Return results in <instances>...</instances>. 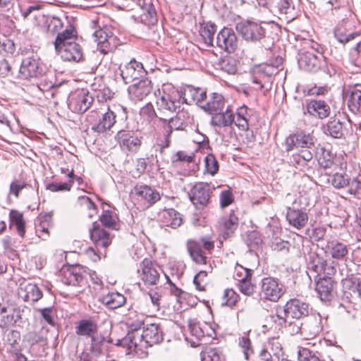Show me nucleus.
I'll use <instances>...</instances> for the list:
<instances>
[{
    "mask_svg": "<svg viewBox=\"0 0 361 361\" xmlns=\"http://www.w3.org/2000/svg\"><path fill=\"white\" fill-rule=\"evenodd\" d=\"M238 226V218L233 214L231 213L221 217L218 221V229L224 238L231 236Z\"/></svg>",
    "mask_w": 361,
    "mask_h": 361,
    "instance_id": "28",
    "label": "nucleus"
},
{
    "mask_svg": "<svg viewBox=\"0 0 361 361\" xmlns=\"http://www.w3.org/2000/svg\"><path fill=\"white\" fill-rule=\"evenodd\" d=\"M157 100L158 110L163 113H174L180 109L183 101L182 91H179L171 85H165L162 92Z\"/></svg>",
    "mask_w": 361,
    "mask_h": 361,
    "instance_id": "2",
    "label": "nucleus"
},
{
    "mask_svg": "<svg viewBox=\"0 0 361 361\" xmlns=\"http://www.w3.org/2000/svg\"><path fill=\"white\" fill-rule=\"evenodd\" d=\"M204 249L210 251L214 249V241L209 238H202L200 241L188 240L187 243L188 251L192 259L198 264H206L207 257L205 252L202 250V246Z\"/></svg>",
    "mask_w": 361,
    "mask_h": 361,
    "instance_id": "10",
    "label": "nucleus"
},
{
    "mask_svg": "<svg viewBox=\"0 0 361 361\" xmlns=\"http://www.w3.org/2000/svg\"><path fill=\"white\" fill-rule=\"evenodd\" d=\"M326 252L336 260L346 261L349 254V246L338 240H331L327 242Z\"/></svg>",
    "mask_w": 361,
    "mask_h": 361,
    "instance_id": "30",
    "label": "nucleus"
},
{
    "mask_svg": "<svg viewBox=\"0 0 361 361\" xmlns=\"http://www.w3.org/2000/svg\"><path fill=\"white\" fill-rule=\"evenodd\" d=\"M206 171L214 176L219 171V163L212 154H209L204 158Z\"/></svg>",
    "mask_w": 361,
    "mask_h": 361,
    "instance_id": "64",
    "label": "nucleus"
},
{
    "mask_svg": "<svg viewBox=\"0 0 361 361\" xmlns=\"http://www.w3.org/2000/svg\"><path fill=\"white\" fill-rule=\"evenodd\" d=\"M52 214L51 213L41 214L37 218L35 233L42 240H46L49 236V228L51 226Z\"/></svg>",
    "mask_w": 361,
    "mask_h": 361,
    "instance_id": "33",
    "label": "nucleus"
},
{
    "mask_svg": "<svg viewBox=\"0 0 361 361\" xmlns=\"http://www.w3.org/2000/svg\"><path fill=\"white\" fill-rule=\"evenodd\" d=\"M134 193L143 209L152 207L161 199L159 192L147 185H136L134 188Z\"/></svg>",
    "mask_w": 361,
    "mask_h": 361,
    "instance_id": "17",
    "label": "nucleus"
},
{
    "mask_svg": "<svg viewBox=\"0 0 361 361\" xmlns=\"http://www.w3.org/2000/svg\"><path fill=\"white\" fill-rule=\"evenodd\" d=\"M87 280V272L80 266L72 267L64 271L61 281L66 285L84 286Z\"/></svg>",
    "mask_w": 361,
    "mask_h": 361,
    "instance_id": "19",
    "label": "nucleus"
},
{
    "mask_svg": "<svg viewBox=\"0 0 361 361\" xmlns=\"http://www.w3.org/2000/svg\"><path fill=\"white\" fill-rule=\"evenodd\" d=\"M216 43L221 49L233 53L238 47V40L232 29L224 27L218 33Z\"/></svg>",
    "mask_w": 361,
    "mask_h": 361,
    "instance_id": "21",
    "label": "nucleus"
},
{
    "mask_svg": "<svg viewBox=\"0 0 361 361\" xmlns=\"http://www.w3.org/2000/svg\"><path fill=\"white\" fill-rule=\"evenodd\" d=\"M236 30L246 41L258 42L266 35V29L262 25L253 21L240 22L236 24Z\"/></svg>",
    "mask_w": 361,
    "mask_h": 361,
    "instance_id": "11",
    "label": "nucleus"
},
{
    "mask_svg": "<svg viewBox=\"0 0 361 361\" xmlns=\"http://www.w3.org/2000/svg\"><path fill=\"white\" fill-rule=\"evenodd\" d=\"M348 106L354 114L361 111V90L354 89L350 91Z\"/></svg>",
    "mask_w": 361,
    "mask_h": 361,
    "instance_id": "52",
    "label": "nucleus"
},
{
    "mask_svg": "<svg viewBox=\"0 0 361 361\" xmlns=\"http://www.w3.org/2000/svg\"><path fill=\"white\" fill-rule=\"evenodd\" d=\"M147 317L137 311L131 310L126 316L125 323L128 328V334H139L142 327H144L145 324V319Z\"/></svg>",
    "mask_w": 361,
    "mask_h": 361,
    "instance_id": "24",
    "label": "nucleus"
},
{
    "mask_svg": "<svg viewBox=\"0 0 361 361\" xmlns=\"http://www.w3.org/2000/svg\"><path fill=\"white\" fill-rule=\"evenodd\" d=\"M115 138L121 149L130 153L137 152L142 144L140 137L130 130H119Z\"/></svg>",
    "mask_w": 361,
    "mask_h": 361,
    "instance_id": "15",
    "label": "nucleus"
},
{
    "mask_svg": "<svg viewBox=\"0 0 361 361\" xmlns=\"http://www.w3.org/2000/svg\"><path fill=\"white\" fill-rule=\"evenodd\" d=\"M303 335L309 337H314L319 334L322 330L321 319L317 317L309 318L303 324Z\"/></svg>",
    "mask_w": 361,
    "mask_h": 361,
    "instance_id": "43",
    "label": "nucleus"
},
{
    "mask_svg": "<svg viewBox=\"0 0 361 361\" xmlns=\"http://www.w3.org/2000/svg\"><path fill=\"white\" fill-rule=\"evenodd\" d=\"M233 122L234 114L229 107L224 112L215 113L211 119V124L219 128L231 126Z\"/></svg>",
    "mask_w": 361,
    "mask_h": 361,
    "instance_id": "39",
    "label": "nucleus"
},
{
    "mask_svg": "<svg viewBox=\"0 0 361 361\" xmlns=\"http://www.w3.org/2000/svg\"><path fill=\"white\" fill-rule=\"evenodd\" d=\"M99 300L109 309H116L126 303V298L118 292L109 293L102 295Z\"/></svg>",
    "mask_w": 361,
    "mask_h": 361,
    "instance_id": "40",
    "label": "nucleus"
},
{
    "mask_svg": "<svg viewBox=\"0 0 361 361\" xmlns=\"http://www.w3.org/2000/svg\"><path fill=\"white\" fill-rule=\"evenodd\" d=\"M63 27V23L58 17H51L47 20V32L52 35L56 34L59 35V33H61L63 31L62 29Z\"/></svg>",
    "mask_w": 361,
    "mask_h": 361,
    "instance_id": "60",
    "label": "nucleus"
},
{
    "mask_svg": "<svg viewBox=\"0 0 361 361\" xmlns=\"http://www.w3.org/2000/svg\"><path fill=\"white\" fill-rule=\"evenodd\" d=\"M94 99L89 92L80 90L71 92L68 99V106L74 113L83 114L93 104Z\"/></svg>",
    "mask_w": 361,
    "mask_h": 361,
    "instance_id": "13",
    "label": "nucleus"
},
{
    "mask_svg": "<svg viewBox=\"0 0 361 361\" xmlns=\"http://www.w3.org/2000/svg\"><path fill=\"white\" fill-rule=\"evenodd\" d=\"M238 298L239 295L234 290L227 288L225 290L224 293L222 305L228 306L232 308L235 305Z\"/></svg>",
    "mask_w": 361,
    "mask_h": 361,
    "instance_id": "62",
    "label": "nucleus"
},
{
    "mask_svg": "<svg viewBox=\"0 0 361 361\" xmlns=\"http://www.w3.org/2000/svg\"><path fill=\"white\" fill-rule=\"evenodd\" d=\"M298 361H323L318 352L312 351L306 348H300L298 351Z\"/></svg>",
    "mask_w": 361,
    "mask_h": 361,
    "instance_id": "56",
    "label": "nucleus"
},
{
    "mask_svg": "<svg viewBox=\"0 0 361 361\" xmlns=\"http://www.w3.org/2000/svg\"><path fill=\"white\" fill-rule=\"evenodd\" d=\"M182 94L184 103L187 104H195L202 109L207 99V93L204 90L192 86H188L182 92Z\"/></svg>",
    "mask_w": 361,
    "mask_h": 361,
    "instance_id": "26",
    "label": "nucleus"
},
{
    "mask_svg": "<svg viewBox=\"0 0 361 361\" xmlns=\"http://www.w3.org/2000/svg\"><path fill=\"white\" fill-rule=\"evenodd\" d=\"M331 276L316 279L315 290L322 301L329 302L334 295V281Z\"/></svg>",
    "mask_w": 361,
    "mask_h": 361,
    "instance_id": "23",
    "label": "nucleus"
},
{
    "mask_svg": "<svg viewBox=\"0 0 361 361\" xmlns=\"http://www.w3.org/2000/svg\"><path fill=\"white\" fill-rule=\"evenodd\" d=\"M93 37L98 49L103 54L114 51L121 44L120 39L106 26L94 31Z\"/></svg>",
    "mask_w": 361,
    "mask_h": 361,
    "instance_id": "5",
    "label": "nucleus"
},
{
    "mask_svg": "<svg viewBox=\"0 0 361 361\" xmlns=\"http://www.w3.org/2000/svg\"><path fill=\"white\" fill-rule=\"evenodd\" d=\"M218 66L219 69L230 75L235 74L237 71L235 61L230 57L221 59Z\"/></svg>",
    "mask_w": 361,
    "mask_h": 361,
    "instance_id": "59",
    "label": "nucleus"
},
{
    "mask_svg": "<svg viewBox=\"0 0 361 361\" xmlns=\"http://www.w3.org/2000/svg\"><path fill=\"white\" fill-rule=\"evenodd\" d=\"M61 38H59L56 43V53L63 61H76L82 60L83 54L80 45L78 43L61 45Z\"/></svg>",
    "mask_w": 361,
    "mask_h": 361,
    "instance_id": "20",
    "label": "nucleus"
},
{
    "mask_svg": "<svg viewBox=\"0 0 361 361\" xmlns=\"http://www.w3.org/2000/svg\"><path fill=\"white\" fill-rule=\"evenodd\" d=\"M309 310L310 306L307 303L293 298L287 301L283 308L277 312V317L283 322H288L290 319L300 320L308 315Z\"/></svg>",
    "mask_w": 361,
    "mask_h": 361,
    "instance_id": "4",
    "label": "nucleus"
},
{
    "mask_svg": "<svg viewBox=\"0 0 361 361\" xmlns=\"http://www.w3.org/2000/svg\"><path fill=\"white\" fill-rule=\"evenodd\" d=\"M202 361H224V357L221 352L214 348H207L201 353Z\"/></svg>",
    "mask_w": 361,
    "mask_h": 361,
    "instance_id": "57",
    "label": "nucleus"
},
{
    "mask_svg": "<svg viewBox=\"0 0 361 361\" xmlns=\"http://www.w3.org/2000/svg\"><path fill=\"white\" fill-rule=\"evenodd\" d=\"M252 109H250L247 106L243 105L239 107L236 111V118H234L235 125L242 131H247L249 130L250 121L252 116Z\"/></svg>",
    "mask_w": 361,
    "mask_h": 361,
    "instance_id": "37",
    "label": "nucleus"
},
{
    "mask_svg": "<svg viewBox=\"0 0 361 361\" xmlns=\"http://www.w3.org/2000/svg\"><path fill=\"white\" fill-rule=\"evenodd\" d=\"M7 313V308L2 307L0 312V327H7L15 324L17 319L20 318L18 313L15 316L14 313Z\"/></svg>",
    "mask_w": 361,
    "mask_h": 361,
    "instance_id": "58",
    "label": "nucleus"
},
{
    "mask_svg": "<svg viewBox=\"0 0 361 361\" xmlns=\"http://www.w3.org/2000/svg\"><path fill=\"white\" fill-rule=\"evenodd\" d=\"M324 132L334 138H342L344 136L343 124L339 118H331L324 127Z\"/></svg>",
    "mask_w": 361,
    "mask_h": 361,
    "instance_id": "41",
    "label": "nucleus"
},
{
    "mask_svg": "<svg viewBox=\"0 0 361 361\" xmlns=\"http://www.w3.org/2000/svg\"><path fill=\"white\" fill-rule=\"evenodd\" d=\"M214 186L205 182H197L190 189L189 198L197 209L208 206Z\"/></svg>",
    "mask_w": 361,
    "mask_h": 361,
    "instance_id": "6",
    "label": "nucleus"
},
{
    "mask_svg": "<svg viewBox=\"0 0 361 361\" xmlns=\"http://www.w3.org/2000/svg\"><path fill=\"white\" fill-rule=\"evenodd\" d=\"M137 272L145 285L154 286L158 283L163 271L156 262L145 258L140 264Z\"/></svg>",
    "mask_w": 361,
    "mask_h": 361,
    "instance_id": "7",
    "label": "nucleus"
},
{
    "mask_svg": "<svg viewBox=\"0 0 361 361\" xmlns=\"http://www.w3.org/2000/svg\"><path fill=\"white\" fill-rule=\"evenodd\" d=\"M308 214L305 209L287 207L286 219L288 224L297 229L304 228L308 221Z\"/></svg>",
    "mask_w": 361,
    "mask_h": 361,
    "instance_id": "25",
    "label": "nucleus"
},
{
    "mask_svg": "<svg viewBox=\"0 0 361 361\" xmlns=\"http://www.w3.org/2000/svg\"><path fill=\"white\" fill-rule=\"evenodd\" d=\"M342 286L347 298H357L361 295V283L356 278H346L342 280Z\"/></svg>",
    "mask_w": 361,
    "mask_h": 361,
    "instance_id": "36",
    "label": "nucleus"
},
{
    "mask_svg": "<svg viewBox=\"0 0 361 361\" xmlns=\"http://www.w3.org/2000/svg\"><path fill=\"white\" fill-rule=\"evenodd\" d=\"M148 295L150 298L153 310L156 312L159 311L164 303V295L163 290L158 288L151 289L148 292Z\"/></svg>",
    "mask_w": 361,
    "mask_h": 361,
    "instance_id": "54",
    "label": "nucleus"
},
{
    "mask_svg": "<svg viewBox=\"0 0 361 361\" xmlns=\"http://www.w3.org/2000/svg\"><path fill=\"white\" fill-rule=\"evenodd\" d=\"M11 224L16 227V230L21 237H23L25 233V221L23 214L17 210H11L9 214Z\"/></svg>",
    "mask_w": 361,
    "mask_h": 361,
    "instance_id": "50",
    "label": "nucleus"
},
{
    "mask_svg": "<svg viewBox=\"0 0 361 361\" xmlns=\"http://www.w3.org/2000/svg\"><path fill=\"white\" fill-rule=\"evenodd\" d=\"M238 345L242 348L245 359L249 360L250 356L253 354L254 351L250 339L247 334H244L239 338Z\"/></svg>",
    "mask_w": 361,
    "mask_h": 361,
    "instance_id": "63",
    "label": "nucleus"
},
{
    "mask_svg": "<svg viewBox=\"0 0 361 361\" xmlns=\"http://www.w3.org/2000/svg\"><path fill=\"white\" fill-rule=\"evenodd\" d=\"M307 112L319 118H327L331 113L329 104L323 100H312L307 104Z\"/></svg>",
    "mask_w": 361,
    "mask_h": 361,
    "instance_id": "35",
    "label": "nucleus"
},
{
    "mask_svg": "<svg viewBox=\"0 0 361 361\" xmlns=\"http://www.w3.org/2000/svg\"><path fill=\"white\" fill-rule=\"evenodd\" d=\"M133 4H137L142 10V16L149 24L157 22V13L154 8L152 0H121V8L123 9L132 8Z\"/></svg>",
    "mask_w": 361,
    "mask_h": 361,
    "instance_id": "18",
    "label": "nucleus"
},
{
    "mask_svg": "<svg viewBox=\"0 0 361 361\" xmlns=\"http://www.w3.org/2000/svg\"><path fill=\"white\" fill-rule=\"evenodd\" d=\"M334 35L339 43L344 45L353 40L356 37H358L360 35V32H355L347 33L345 29L336 27L334 30Z\"/></svg>",
    "mask_w": 361,
    "mask_h": 361,
    "instance_id": "51",
    "label": "nucleus"
},
{
    "mask_svg": "<svg viewBox=\"0 0 361 361\" xmlns=\"http://www.w3.org/2000/svg\"><path fill=\"white\" fill-rule=\"evenodd\" d=\"M216 32V27L211 23H207L200 30L201 37L208 47L214 46V36Z\"/></svg>",
    "mask_w": 361,
    "mask_h": 361,
    "instance_id": "55",
    "label": "nucleus"
},
{
    "mask_svg": "<svg viewBox=\"0 0 361 361\" xmlns=\"http://www.w3.org/2000/svg\"><path fill=\"white\" fill-rule=\"evenodd\" d=\"M225 104L224 97L218 93H213L208 102L205 101L202 109L212 114L218 111H221Z\"/></svg>",
    "mask_w": 361,
    "mask_h": 361,
    "instance_id": "42",
    "label": "nucleus"
},
{
    "mask_svg": "<svg viewBox=\"0 0 361 361\" xmlns=\"http://www.w3.org/2000/svg\"><path fill=\"white\" fill-rule=\"evenodd\" d=\"M89 116L92 123V130L99 133L111 130L116 123V114L105 104L102 105L99 111H92Z\"/></svg>",
    "mask_w": 361,
    "mask_h": 361,
    "instance_id": "3",
    "label": "nucleus"
},
{
    "mask_svg": "<svg viewBox=\"0 0 361 361\" xmlns=\"http://www.w3.org/2000/svg\"><path fill=\"white\" fill-rule=\"evenodd\" d=\"M18 296L25 302L34 303L42 298V292L39 287L32 283H21L18 290Z\"/></svg>",
    "mask_w": 361,
    "mask_h": 361,
    "instance_id": "27",
    "label": "nucleus"
},
{
    "mask_svg": "<svg viewBox=\"0 0 361 361\" xmlns=\"http://www.w3.org/2000/svg\"><path fill=\"white\" fill-rule=\"evenodd\" d=\"M278 8L280 14L285 15V18L288 21L293 20L297 15V10L293 0H279Z\"/></svg>",
    "mask_w": 361,
    "mask_h": 361,
    "instance_id": "45",
    "label": "nucleus"
},
{
    "mask_svg": "<svg viewBox=\"0 0 361 361\" xmlns=\"http://www.w3.org/2000/svg\"><path fill=\"white\" fill-rule=\"evenodd\" d=\"M46 341L47 332L43 329L29 331L23 336V343L30 346L46 342Z\"/></svg>",
    "mask_w": 361,
    "mask_h": 361,
    "instance_id": "46",
    "label": "nucleus"
},
{
    "mask_svg": "<svg viewBox=\"0 0 361 361\" xmlns=\"http://www.w3.org/2000/svg\"><path fill=\"white\" fill-rule=\"evenodd\" d=\"M121 75L125 83H130L147 75L143 65L135 59H132L125 65L120 66Z\"/></svg>",
    "mask_w": 361,
    "mask_h": 361,
    "instance_id": "16",
    "label": "nucleus"
},
{
    "mask_svg": "<svg viewBox=\"0 0 361 361\" xmlns=\"http://www.w3.org/2000/svg\"><path fill=\"white\" fill-rule=\"evenodd\" d=\"M77 37V31L75 28L71 25L68 24L64 30L61 33H59V35H56L55 42H54V48L56 51V43L59 38H61V45L64 44H71L75 42V39Z\"/></svg>",
    "mask_w": 361,
    "mask_h": 361,
    "instance_id": "44",
    "label": "nucleus"
},
{
    "mask_svg": "<svg viewBox=\"0 0 361 361\" xmlns=\"http://www.w3.org/2000/svg\"><path fill=\"white\" fill-rule=\"evenodd\" d=\"M111 343L110 338H108L103 334H97L91 339L90 353L92 356L98 357L104 355L107 351L108 345Z\"/></svg>",
    "mask_w": 361,
    "mask_h": 361,
    "instance_id": "34",
    "label": "nucleus"
},
{
    "mask_svg": "<svg viewBox=\"0 0 361 361\" xmlns=\"http://www.w3.org/2000/svg\"><path fill=\"white\" fill-rule=\"evenodd\" d=\"M152 91L151 81L147 78H142L138 82L130 86L129 94L134 100H142Z\"/></svg>",
    "mask_w": 361,
    "mask_h": 361,
    "instance_id": "29",
    "label": "nucleus"
},
{
    "mask_svg": "<svg viewBox=\"0 0 361 361\" xmlns=\"http://www.w3.org/2000/svg\"><path fill=\"white\" fill-rule=\"evenodd\" d=\"M314 148H302L300 152L292 156V162L297 166H305L313 158Z\"/></svg>",
    "mask_w": 361,
    "mask_h": 361,
    "instance_id": "47",
    "label": "nucleus"
},
{
    "mask_svg": "<svg viewBox=\"0 0 361 361\" xmlns=\"http://www.w3.org/2000/svg\"><path fill=\"white\" fill-rule=\"evenodd\" d=\"M69 180L66 183H51L47 185L46 188L51 192L69 191L73 184L74 173L71 169L68 173Z\"/></svg>",
    "mask_w": 361,
    "mask_h": 361,
    "instance_id": "53",
    "label": "nucleus"
},
{
    "mask_svg": "<svg viewBox=\"0 0 361 361\" xmlns=\"http://www.w3.org/2000/svg\"><path fill=\"white\" fill-rule=\"evenodd\" d=\"M298 147L314 148L317 139L310 133L299 131L295 133Z\"/></svg>",
    "mask_w": 361,
    "mask_h": 361,
    "instance_id": "48",
    "label": "nucleus"
},
{
    "mask_svg": "<svg viewBox=\"0 0 361 361\" xmlns=\"http://www.w3.org/2000/svg\"><path fill=\"white\" fill-rule=\"evenodd\" d=\"M97 324L91 319H82L75 326V334L78 336H88L91 339L97 336Z\"/></svg>",
    "mask_w": 361,
    "mask_h": 361,
    "instance_id": "38",
    "label": "nucleus"
},
{
    "mask_svg": "<svg viewBox=\"0 0 361 361\" xmlns=\"http://www.w3.org/2000/svg\"><path fill=\"white\" fill-rule=\"evenodd\" d=\"M264 346L269 350H271L274 361H279V357L283 356L281 343L279 337L269 338Z\"/></svg>",
    "mask_w": 361,
    "mask_h": 361,
    "instance_id": "49",
    "label": "nucleus"
},
{
    "mask_svg": "<svg viewBox=\"0 0 361 361\" xmlns=\"http://www.w3.org/2000/svg\"><path fill=\"white\" fill-rule=\"evenodd\" d=\"M15 51V46L12 41L4 39L0 42V75L5 77L11 71L8 58H11Z\"/></svg>",
    "mask_w": 361,
    "mask_h": 361,
    "instance_id": "22",
    "label": "nucleus"
},
{
    "mask_svg": "<svg viewBox=\"0 0 361 361\" xmlns=\"http://www.w3.org/2000/svg\"><path fill=\"white\" fill-rule=\"evenodd\" d=\"M90 235L92 241L97 247L105 248L111 243L109 233L104 229L101 228L97 222L92 224V228L90 229Z\"/></svg>",
    "mask_w": 361,
    "mask_h": 361,
    "instance_id": "31",
    "label": "nucleus"
},
{
    "mask_svg": "<svg viewBox=\"0 0 361 361\" xmlns=\"http://www.w3.org/2000/svg\"><path fill=\"white\" fill-rule=\"evenodd\" d=\"M283 286L279 280L272 277L264 278L260 283V295L262 299L277 302L284 294Z\"/></svg>",
    "mask_w": 361,
    "mask_h": 361,
    "instance_id": "9",
    "label": "nucleus"
},
{
    "mask_svg": "<svg viewBox=\"0 0 361 361\" xmlns=\"http://www.w3.org/2000/svg\"><path fill=\"white\" fill-rule=\"evenodd\" d=\"M238 287L241 293L247 296H250L254 293L255 285L252 282V277L238 281Z\"/></svg>",
    "mask_w": 361,
    "mask_h": 361,
    "instance_id": "61",
    "label": "nucleus"
},
{
    "mask_svg": "<svg viewBox=\"0 0 361 361\" xmlns=\"http://www.w3.org/2000/svg\"><path fill=\"white\" fill-rule=\"evenodd\" d=\"M158 220L165 226L176 228L182 224L180 214L174 209H164L158 213Z\"/></svg>",
    "mask_w": 361,
    "mask_h": 361,
    "instance_id": "32",
    "label": "nucleus"
},
{
    "mask_svg": "<svg viewBox=\"0 0 361 361\" xmlns=\"http://www.w3.org/2000/svg\"><path fill=\"white\" fill-rule=\"evenodd\" d=\"M307 269L310 278L313 276L315 281L319 276L327 277L333 276L336 272L334 266L329 264L326 259L315 253L310 255Z\"/></svg>",
    "mask_w": 361,
    "mask_h": 361,
    "instance_id": "12",
    "label": "nucleus"
},
{
    "mask_svg": "<svg viewBox=\"0 0 361 361\" xmlns=\"http://www.w3.org/2000/svg\"><path fill=\"white\" fill-rule=\"evenodd\" d=\"M164 340L163 329L158 323L146 324L142 333L129 334L118 340L116 345L126 347L129 350H142L149 346L160 343Z\"/></svg>",
    "mask_w": 361,
    "mask_h": 361,
    "instance_id": "1",
    "label": "nucleus"
},
{
    "mask_svg": "<svg viewBox=\"0 0 361 361\" xmlns=\"http://www.w3.org/2000/svg\"><path fill=\"white\" fill-rule=\"evenodd\" d=\"M43 74L44 69L39 60L34 56H30L22 60L17 78L20 80H31L41 78Z\"/></svg>",
    "mask_w": 361,
    "mask_h": 361,
    "instance_id": "8",
    "label": "nucleus"
},
{
    "mask_svg": "<svg viewBox=\"0 0 361 361\" xmlns=\"http://www.w3.org/2000/svg\"><path fill=\"white\" fill-rule=\"evenodd\" d=\"M298 65L305 71L315 73L326 66V58L321 52L315 54L313 52L305 51L300 54Z\"/></svg>",
    "mask_w": 361,
    "mask_h": 361,
    "instance_id": "14",
    "label": "nucleus"
}]
</instances>
